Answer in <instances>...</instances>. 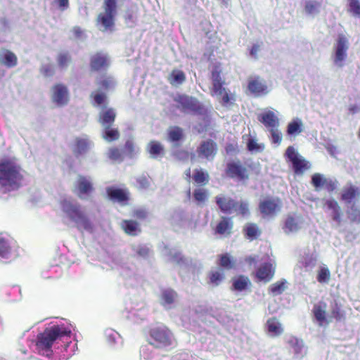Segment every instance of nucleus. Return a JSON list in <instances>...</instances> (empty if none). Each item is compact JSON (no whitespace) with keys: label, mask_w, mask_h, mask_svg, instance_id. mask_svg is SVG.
Wrapping results in <instances>:
<instances>
[{"label":"nucleus","mask_w":360,"mask_h":360,"mask_svg":"<svg viewBox=\"0 0 360 360\" xmlns=\"http://www.w3.org/2000/svg\"><path fill=\"white\" fill-rule=\"evenodd\" d=\"M66 335L65 330L59 325L46 328L37 335L36 347L39 353L49 356L52 354V346L59 338Z\"/></svg>","instance_id":"nucleus-1"},{"label":"nucleus","mask_w":360,"mask_h":360,"mask_svg":"<svg viewBox=\"0 0 360 360\" xmlns=\"http://www.w3.org/2000/svg\"><path fill=\"white\" fill-rule=\"evenodd\" d=\"M21 168L11 160L0 161V185L12 188H18L23 178Z\"/></svg>","instance_id":"nucleus-2"},{"label":"nucleus","mask_w":360,"mask_h":360,"mask_svg":"<svg viewBox=\"0 0 360 360\" xmlns=\"http://www.w3.org/2000/svg\"><path fill=\"white\" fill-rule=\"evenodd\" d=\"M210 78L212 85L210 89V94L212 96H217L223 105H227L232 100H234L233 95L224 87L226 82L221 75V70L219 65L213 66Z\"/></svg>","instance_id":"nucleus-3"},{"label":"nucleus","mask_w":360,"mask_h":360,"mask_svg":"<svg viewBox=\"0 0 360 360\" xmlns=\"http://www.w3.org/2000/svg\"><path fill=\"white\" fill-rule=\"evenodd\" d=\"M63 211L76 224L79 230H84L92 233L94 226L86 214L82 210L79 205L64 200L61 202Z\"/></svg>","instance_id":"nucleus-4"},{"label":"nucleus","mask_w":360,"mask_h":360,"mask_svg":"<svg viewBox=\"0 0 360 360\" xmlns=\"http://www.w3.org/2000/svg\"><path fill=\"white\" fill-rule=\"evenodd\" d=\"M103 11L96 19V25L103 32L115 30V18L117 13V0H103Z\"/></svg>","instance_id":"nucleus-5"},{"label":"nucleus","mask_w":360,"mask_h":360,"mask_svg":"<svg viewBox=\"0 0 360 360\" xmlns=\"http://www.w3.org/2000/svg\"><path fill=\"white\" fill-rule=\"evenodd\" d=\"M174 339L166 326H158L149 330V344L155 348H166L173 345Z\"/></svg>","instance_id":"nucleus-6"},{"label":"nucleus","mask_w":360,"mask_h":360,"mask_svg":"<svg viewBox=\"0 0 360 360\" xmlns=\"http://www.w3.org/2000/svg\"><path fill=\"white\" fill-rule=\"evenodd\" d=\"M215 201L221 211L225 214L245 216L248 211L246 202L235 200L229 197L218 195L215 197Z\"/></svg>","instance_id":"nucleus-7"},{"label":"nucleus","mask_w":360,"mask_h":360,"mask_svg":"<svg viewBox=\"0 0 360 360\" xmlns=\"http://www.w3.org/2000/svg\"><path fill=\"white\" fill-rule=\"evenodd\" d=\"M174 101L178 103L177 108L184 112L202 113L203 105L194 97L182 94L179 95Z\"/></svg>","instance_id":"nucleus-8"},{"label":"nucleus","mask_w":360,"mask_h":360,"mask_svg":"<svg viewBox=\"0 0 360 360\" xmlns=\"http://www.w3.org/2000/svg\"><path fill=\"white\" fill-rule=\"evenodd\" d=\"M94 191L91 177L79 175L74 184L73 192L82 200L89 198Z\"/></svg>","instance_id":"nucleus-9"},{"label":"nucleus","mask_w":360,"mask_h":360,"mask_svg":"<svg viewBox=\"0 0 360 360\" xmlns=\"http://www.w3.org/2000/svg\"><path fill=\"white\" fill-rule=\"evenodd\" d=\"M285 155L292 162L295 174H302L310 168L309 162L300 156L293 146H290L287 148Z\"/></svg>","instance_id":"nucleus-10"},{"label":"nucleus","mask_w":360,"mask_h":360,"mask_svg":"<svg viewBox=\"0 0 360 360\" xmlns=\"http://www.w3.org/2000/svg\"><path fill=\"white\" fill-rule=\"evenodd\" d=\"M334 49V63L337 66L342 68L344 65V60L347 58V51L349 49V41L345 35L342 34L338 35Z\"/></svg>","instance_id":"nucleus-11"},{"label":"nucleus","mask_w":360,"mask_h":360,"mask_svg":"<svg viewBox=\"0 0 360 360\" xmlns=\"http://www.w3.org/2000/svg\"><path fill=\"white\" fill-rule=\"evenodd\" d=\"M281 205L279 198H266L260 201L259 209L264 216H274L280 211Z\"/></svg>","instance_id":"nucleus-12"},{"label":"nucleus","mask_w":360,"mask_h":360,"mask_svg":"<svg viewBox=\"0 0 360 360\" xmlns=\"http://www.w3.org/2000/svg\"><path fill=\"white\" fill-rule=\"evenodd\" d=\"M110 66V59L108 54L98 51L91 56L89 67L91 72L106 70Z\"/></svg>","instance_id":"nucleus-13"},{"label":"nucleus","mask_w":360,"mask_h":360,"mask_svg":"<svg viewBox=\"0 0 360 360\" xmlns=\"http://www.w3.org/2000/svg\"><path fill=\"white\" fill-rule=\"evenodd\" d=\"M199 158L213 160L217 152V144L212 139H207L200 143L196 150Z\"/></svg>","instance_id":"nucleus-14"},{"label":"nucleus","mask_w":360,"mask_h":360,"mask_svg":"<svg viewBox=\"0 0 360 360\" xmlns=\"http://www.w3.org/2000/svg\"><path fill=\"white\" fill-rule=\"evenodd\" d=\"M249 91L255 97H262L266 95L269 91L264 79L255 77L249 79Z\"/></svg>","instance_id":"nucleus-15"},{"label":"nucleus","mask_w":360,"mask_h":360,"mask_svg":"<svg viewBox=\"0 0 360 360\" xmlns=\"http://www.w3.org/2000/svg\"><path fill=\"white\" fill-rule=\"evenodd\" d=\"M52 101L58 106H63L69 101V91L63 84H56L52 87Z\"/></svg>","instance_id":"nucleus-16"},{"label":"nucleus","mask_w":360,"mask_h":360,"mask_svg":"<svg viewBox=\"0 0 360 360\" xmlns=\"http://www.w3.org/2000/svg\"><path fill=\"white\" fill-rule=\"evenodd\" d=\"M275 268L272 264L266 262L259 266L254 274L257 281L269 282L274 277Z\"/></svg>","instance_id":"nucleus-17"},{"label":"nucleus","mask_w":360,"mask_h":360,"mask_svg":"<svg viewBox=\"0 0 360 360\" xmlns=\"http://www.w3.org/2000/svg\"><path fill=\"white\" fill-rule=\"evenodd\" d=\"M326 308L327 304L324 302H319L313 307V315L320 326L329 323V321L326 318Z\"/></svg>","instance_id":"nucleus-18"},{"label":"nucleus","mask_w":360,"mask_h":360,"mask_svg":"<svg viewBox=\"0 0 360 360\" xmlns=\"http://www.w3.org/2000/svg\"><path fill=\"white\" fill-rule=\"evenodd\" d=\"M258 120L269 130L274 128H278L279 126V119L274 112L271 110L260 114L258 116Z\"/></svg>","instance_id":"nucleus-19"},{"label":"nucleus","mask_w":360,"mask_h":360,"mask_svg":"<svg viewBox=\"0 0 360 360\" xmlns=\"http://www.w3.org/2000/svg\"><path fill=\"white\" fill-rule=\"evenodd\" d=\"M117 116L116 111L112 108L102 110L98 115V122L103 127L112 126Z\"/></svg>","instance_id":"nucleus-20"},{"label":"nucleus","mask_w":360,"mask_h":360,"mask_svg":"<svg viewBox=\"0 0 360 360\" xmlns=\"http://www.w3.org/2000/svg\"><path fill=\"white\" fill-rule=\"evenodd\" d=\"M106 192L110 199L114 201L127 204L129 199L128 192L124 189L109 187Z\"/></svg>","instance_id":"nucleus-21"},{"label":"nucleus","mask_w":360,"mask_h":360,"mask_svg":"<svg viewBox=\"0 0 360 360\" xmlns=\"http://www.w3.org/2000/svg\"><path fill=\"white\" fill-rule=\"evenodd\" d=\"M360 196V190L358 187L349 184L345 186L341 193V200L347 203L357 200Z\"/></svg>","instance_id":"nucleus-22"},{"label":"nucleus","mask_w":360,"mask_h":360,"mask_svg":"<svg viewBox=\"0 0 360 360\" xmlns=\"http://www.w3.org/2000/svg\"><path fill=\"white\" fill-rule=\"evenodd\" d=\"M120 226L124 232L131 236H136L141 232L139 224L132 219L122 220Z\"/></svg>","instance_id":"nucleus-23"},{"label":"nucleus","mask_w":360,"mask_h":360,"mask_svg":"<svg viewBox=\"0 0 360 360\" xmlns=\"http://www.w3.org/2000/svg\"><path fill=\"white\" fill-rule=\"evenodd\" d=\"M0 63L9 68H13L18 64V58L10 50L2 49L0 52Z\"/></svg>","instance_id":"nucleus-24"},{"label":"nucleus","mask_w":360,"mask_h":360,"mask_svg":"<svg viewBox=\"0 0 360 360\" xmlns=\"http://www.w3.org/2000/svg\"><path fill=\"white\" fill-rule=\"evenodd\" d=\"M325 205L331 211L330 216L333 220L340 225L342 222V210L338 202L335 200H328Z\"/></svg>","instance_id":"nucleus-25"},{"label":"nucleus","mask_w":360,"mask_h":360,"mask_svg":"<svg viewBox=\"0 0 360 360\" xmlns=\"http://www.w3.org/2000/svg\"><path fill=\"white\" fill-rule=\"evenodd\" d=\"M245 169L240 164L236 162L229 163L226 173L227 176L231 178H238L243 179L244 178Z\"/></svg>","instance_id":"nucleus-26"},{"label":"nucleus","mask_w":360,"mask_h":360,"mask_svg":"<svg viewBox=\"0 0 360 360\" xmlns=\"http://www.w3.org/2000/svg\"><path fill=\"white\" fill-rule=\"evenodd\" d=\"M194 183L199 186H204L209 183L210 175L202 169H195L192 176Z\"/></svg>","instance_id":"nucleus-27"},{"label":"nucleus","mask_w":360,"mask_h":360,"mask_svg":"<svg viewBox=\"0 0 360 360\" xmlns=\"http://www.w3.org/2000/svg\"><path fill=\"white\" fill-rule=\"evenodd\" d=\"M146 150L153 158L163 156L165 154L164 146L158 141H150L147 146Z\"/></svg>","instance_id":"nucleus-28"},{"label":"nucleus","mask_w":360,"mask_h":360,"mask_svg":"<svg viewBox=\"0 0 360 360\" xmlns=\"http://www.w3.org/2000/svg\"><path fill=\"white\" fill-rule=\"evenodd\" d=\"M89 148V143L87 139L77 138L72 149L73 154L76 157H79L85 154Z\"/></svg>","instance_id":"nucleus-29"},{"label":"nucleus","mask_w":360,"mask_h":360,"mask_svg":"<svg viewBox=\"0 0 360 360\" xmlns=\"http://www.w3.org/2000/svg\"><path fill=\"white\" fill-rule=\"evenodd\" d=\"M120 137V133L117 128L112 126L103 127L102 138L108 142L117 141Z\"/></svg>","instance_id":"nucleus-30"},{"label":"nucleus","mask_w":360,"mask_h":360,"mask_svg":"<svg viewBox=\"0 0 360 360\" xmlns=\"http://www.w3.org/2000/svg\"><path fill=\"white\" fill-rule=\"evenodd\" d=\"M184 137V130L178 126H172L167 129V140L170 142H178L182 140Z\"/></svg>","instance_id":"nucleus-31"},{"label":"nucleus","mask_w":360,"mask_h":360,"mask_svg":"<svg viewBox=\"0 0 360 360\" xmlns=\"http://www.w3.org/2000/svg\"><path fill=\"white\" fill-rule=\"evenodd\" d=\"M266 327L268 332L274 336H278L283 333L281 324L275 317L267 320Z\"/></svg>","instance_id":"nucleus-32"},{"label":"nucleus","mask_w":360,"mask_h":360,"mask_svg":"<svg viewBox=\"0 0 360 360\" xmlns=\"http://www.w3.org/2000/svg\"><path fill=\"white\" fill-rule=\"evenodd\" d=\"M219 266L225 270H230L236 268V260L228 253H225L219 256Z\"/></svg>","instance_id":"nucleus-33"},{"label":"nucleus","mask_w":360,"mask_h":360,"mask_svg":"<svg viewBox=\"0 0 360 360\" xmlns=\"http://www.w3.org/2000/svg\"><path fill=\"white\" fill-rule=\"evenodd\" d=\"M168 81L172 86L181 84L186 81V75L182 70H173L168 77Z\"/></svg>","instance_id":"nucleus-34"},{"label":"nucleus","mask_w":360,"mask_h":360,"mask_svg":"<svg viewBox=\"0 0 360 360\" xmlns=\"http://www.w3.org/2000/svg\"><path fill=\"white\" fill-rule=\"evenodd\" d=\"M107 157L113 162H122L124 159V153L117 147H110L107 152Z\"/></svg>","instance_id":"nucleus-35"},{"label":"nucleus","mask_w":360,"mask_h":360,"mask_svg":"<svg viewBox=\"0 0 360 360\" xmlns=\"http://www.w3.org/2000/svg\"><path fill=\"white\" fill-rule=\"evenodd\" d=\"M13 247L9 240L0 237V257L9 258L12 254Z\"/></svg>","instance_id":"nucleus-36"},{"label":"nucleus","mask_w":360,"mask_h":360,"mask_svg":"<svg viewBox=\"0 0 360 360\" xmlns=\"http://www.w3.org/2000/svg\"><path fill=\"white\" fill-rule=\"evenodd\" d=\"M209 283L217 286L224 279V273L223 269H218L210 271L208 274Z\"/></svg>","instance_id":"nucleus-37"},{"label":"nucleus","mask_w":360,"mask_h":360,"mask_svg":"<svg viewBox=\"0 0 360 360\" xmlns=\"http://www.w3.org/2000/svg\"><path fill=\"white\" fill-rule=\"evenodd\" d=\"M232 229V224L230 222V219L222 217L221 220L219 222L216 227V233L219 234H229Z\"/></svg>","instance_id":"nucleus-38"},{"label":"nucleus","mask_w":360,"mask_h":360,"mask_svg":"<svg viewBox=\"0 0 360 360\" xmlns=\"http://www.w3.org/2000/svg\"><path fill=\"white\" fill-rule=\"evenodd\" d=\"M302 131V122L300 119L293 120L287 127V133L289 135H296Z\"/></svg>","instance_id":"nucleus-39"},{"label":"nucleus","mask_w":360,"mask_h":360,"mask_svg":"<svg viewBox=\"0 0 360 360\" xmlns=\"http://www.w3.org/2000/svg\"><path fill=\"white\" fill-rule=\"evenodd\" d=\"M248 286V281L243 276H238L232 278V290L242 291Z\"/></svg>","instance_id":"nucleus-40"},{"label":"nucleus","mask_w":360,"mask_h":360,"mask_svg":"<svg viewBox=\"0 0 360 360\" xmlns=\"http://www.w3.org/2000/svg\"><path fill=\"white\" fill-rule=\"evenodd\" d=\"M193 196L198 204L200 205L205 202L208 198L209 193L207 190L202 188H198L194 190Z\"/></svg>","instance_id":"nucleus-41"},{"label":"nucleus","mask_w":360,"mask_h":360,"mask_svg":"<svg viewBox=\"0 0 360 360\" xmlns=\"http://www.w3.org/2000/svg\"><path fill=\"white\" fill-rule=\"evenodd\" d=\"M124 150L126 155L129 158H134L139 151L138 148L136 146V144L132 139H128L126 141Z\"/></svg>","instance_id":"nucleus-42"},{"label":"nucleus","mask_w":360,"mask_h":360,"mask_svg":"<svg viewBox=\"0 0 360 360\" xmlns=\"http://www.w3.org/2000/svg\"><path fill=\"white\" fill-rule=\"evenodd\" d=\"M299 229L300 226L296 219L292 216H288L285 221V225L283 227L284 231L287 233H289L290 232L297 231L299 230Z\"/></svg>","instance_id":"nucleus-43"},{"label":"nucleus","mask_w":360,"mask_h":360,"mask_svg":"<svg viewBox=\"0 0 360 360\" xmlns=\"http://www.w3.org/2000/svg\"><path fill=\"white\" fill-rule=\"evenodd\" d=\"M317 281L320 283H327L330 279V272L327 266H321L317 271Z\"/></svg>","instance_id":"nucleus-44"},{"label":"nucleus","mask_w":360,"mask_h":360,"mask_svg":"<svg viewBox=\"0 0 360 360\" xmlns=\"http://www.w3.org/2000/svg\"><path fill=\"white\" fill-rule=\"evenodd\" d=\"M176 297V293L174 290H171V289L164 290L161 295L162 304H164V305L172 304L174 302Z\"/></svg>","instance_id":"nucleus-45"},{"label":"nucleus","mask_w":360,"mask_h":360,"mask_svg":"<svg viewBox=\"0 0 360 360\" xmlns=\"http://www.w3.org/2000/svg\"><path fill=\"white\" fill-rule=\"evenodd\" d=\"M90 96L94 100V105H105L108 103V97L105 93L93 91Z\"/></svg>","instance_id":"nucleus-46"},{"label":"nucleus","mask_w":360,"mask_h":360,"mask_svg":"<svg viewBox=\"0 0 360 360\" xmlns=\"http://www.w3.org/2000/svg\"><path fill=\"white\" fill-rule=\"evenodd\" d=\"M321 3L317 1L309 0L306 1L304 11L307 14L312 15L319 13Z\"/></svg>","instance_id":"nucleus-47"},{"label":"nucleus","mask_w":360,"mask_h":360,"mask_svg":"<svg viewBox=\"0 0 360 360\" xmlns=\"http://www.w3.org/2000/svg\"><path fill=\"white\" fill-rule=\"evenodd\" d=\"M72 61V58L68 52L60 53L57 56V63L60 68H66Z\"/></svg>","instance_id":"nucleus-48"},{"label":"nucleus","mask_w":360,"mask_h":360,"mask_svg":"<svg viewBox=\"0 0 360 360\" xmlns=\"http://www.w3.org/2000/svg\"><path fill=\"white\" fill-rule=\"evenodd\" d=\"M327 179L322 174L315 173L311 176V184L316 190H319L324 186Z\"/></svg>","instance_id":"nucleus-49"},{"label":"nucleus","mask_w":360,"mask_h":360,"mask_svg":"<svg viewBox=\"0 0 360 360\" xmlns=\"http://www.w3.org/2000/svg\"><path fill=\"white\" fill-rule=\"evenodd\" d=\"M285 281H279L273 284L269 287V292L274 295L281 294L285 288Z\"/></svg>","instance_id":"nucleus-50"},{"label":"nucleus","mask_w":360,"mask_h":360,"mask_svg":"<svg viewBox=\"0 0 360 360\" xmlns=\"http://www.w3.org/2000/svg\"><path fill=\"white\" fill-rule=\"evenodd\" d=\"M347 214L352 222L360 223V208L352 205Z\"/></svg>","instance_id":"nucleus-51"},{"label":"nucleus","mask_w":360,"mask_h":360,"mask_svg":"<svg viewBox=\"0 0 360 360\" xmlns=\"http://www.w3.org/2000/svg\"><path fill=\"white\" fill-rule=\"evenodd\" d=\"M330 318L334 319L337 321H344L345 319V314L338 304L336 303L335 307L331 310Z\"/></svg>","instance_id":"nucleus-52"},{"label":"nucleus","mask_w":360,"mask_h":360,"mask_svg":"<svg viewBox=\"0 0 360 360\" xmlns=\"http://www.w3.org/2000/svg\"><path fill=\"white\" fill-rule=\"evenodd\" d=\"M96 84L100 89L107 91L113 85V80L110 77H103Z\"/></svg>","instance_id":"nucleus-53"},{"label":"nucleus","mask_w":360,"mask_h":360,"mask_svg":"<svg viewBox=\"0 0 360 360\" xmlns=\"http://www.w3.org/2000/svg\"><path fill=\"white\" fill-rule=\"evenodd\" d=\"M262 234V230L255 224H249V240L257 239Z\"/></svg>","instance_id":"nucleus-54"},{"label":"nucleus","mask_w":360,"mask_h":360,"mask_svg":"<svg viewBox=\"0 0 360 360\" xmlns=\"http://www.w3.org/2000/svg\"><path fill=\"white\" fill-rule=\"evenodd\" d=\"M349 11L355 16H360V2L359 0H349Z\"/></svg>","instance_id":"nucleus-55"},{"label":"nucleus","mask_w":360,"mask_h":360,"mask_svg":"<svg viewBox=\"0 0 360 360\" xmlns=\"http://www.w3.org/2000/svg\"><path fill=\"white\" fill-rule=\"evenodd\" d=\"M264 148V144L257 143L254 139H249V151L259 153Z\"/></svg>","instance_id":"nucleus-56"},{"label":"nucleus","mask_w":360,"mask_h":360,"mask_svg":"<svg viewBox=\"0 0 360 360\" xmlns=\"http://www.w3.org/2000/svg\"><path fill=\"white\" fill-rule=\"evenodd\" d=\"M269 131L271 133L272 143L280 144L282 141V136L278 128L271 129Z\"/></svg>","instance_id":"nucleus-57"},{"label":"nucleus","mask_w":360,"mask_h":360,"mask_svg":"<svg viewBox=\"0 0 360 360\" xmlns=\"http://www.w3.org/2000/svg\"><path fill=\"white\" fill-rule=\"evenodd\" d=\"M40 72L44 77H51L54 74V68L51 65L46 64L41 67Z\"/></svg>","instance_id":"nucleus-58"},{"label":"nucleus","mask_w":360,"mask_h":360,"mask_svg":"<svg viewBox=\"0 0 360 360\" xmlns=\"http://www.w3.org/2000/svg\"><path fill=\"white\" fill-rule=\"evenodd\" d=\"M137 186L140 189H144L149 186L150 182L148 177L146 176H141L136 179Z\"/></svg>","instance_id":"nucleus-59"},{"label":"nucleus","mask_w":360,"mask_h":360,"mask_svg":"<svg viewBox=\"0 0 360 360\" xmlns=\"http://www.w3.org/2000/svg\"><path fill=\"white\" fill-rule=\"evenodd\" d=\"M133 217L138 219H145L148 217V212L144 209H136L133 212Z\"/></svg>","instance_id":"nucleus-60"},{"label":"nucleus","mask_w":360,"mask_h":360,"mask_svg":"<svg viewBox=\"0 0 360 360\" xmlns=\"http://www.w3.org/2000/svg\"><path fill=\"white\" fill-rule=\"evenodd\" d=\"M53 3L57 5L58 9L64 11L69 8V0H54Z\"/></svg>","instance_id":"nucleus-61"},{"label":"nucleus","mask_w":360,"mask_h":360,"mask_svg":"<svg viewBox=\"0 0 360 360\" xmlns=\"http://www.w3.org/2000/svg\"><path fill=\"white\" fill-rule=\"evenodd\" d=\"M136 253L139 256L142 257H146L150 253V249L146 246H140L136 250Z\"/></svg>","instance_id":"nucleus-62"},{"label":"nucleus","mask_w":360,"mask_h":360,"mask_svg":"<svg viewBox=\"0 0 360 360\" xmlns=\"http://www.w3.org/2000/svg\"><path fill=\"white\" fill-rule=\"evenodd\" d=\"M323 187H325L328 192H333L336 189L337 184L335 181L328 179Z\"/></svg>","instance_id":"nucleus-63"},{"label":"nucleus","mask_w":360,"mask_h":360,"mask_svg":"<svg viewBox=\"0 0 360 360\" xmlns=\"http://www.w3.org/2000/svg\"><path fill=\"white\" fill-rule=\"evenodd\" d=\"M262 44V43L255 44L252 46V47L250 50V53L252 56L255 57V58H257L258 53H260V51H261Z\"/></svg>","instance_id":"nucleus-64"}]
</instances>
